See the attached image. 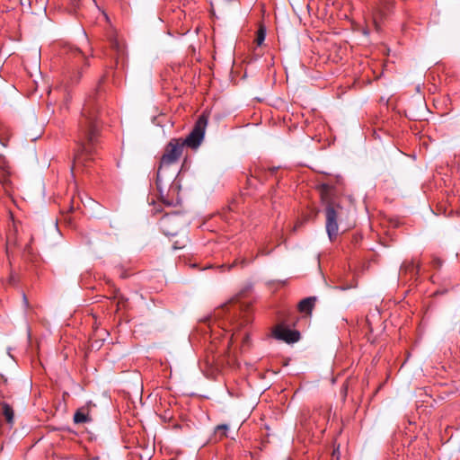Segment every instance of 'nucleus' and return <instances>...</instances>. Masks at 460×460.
Returning a JSON list of instances; mask_svg holds the SVG:
<instances>
[{
	"instance_id": "obj_1",
	"label": "nucleus",
	"mask_w": 460,
	"mask_h": 460,
	"mask_svg": "<svg viewBox=\"0 0 460 460\" xmlns=\"http://www.w3.org/2000/svg\"><path fill=\"white\" fill-rule=\"evenodd\" d=\"M104 81L105 75L99 80L94 92L85 99L78 119V131L75 139L77 147L74 155L72 172L80 171L87 161L93 159L96 152L101 128L100 114L104 100L102 89Z\"/></svg>"
},
{
	"instance_id": "obj_2",
	"label": "nucleus",
	"mask_w": 460,
	"mask_h": 460,
	"mask_svg": "<svg viewBox=\"0 0 460 460\" xmlns=\"http://www.w3.org/2000/svg\"><path fill=\"white\" fill-rule=\"evenodd\" d=\"M321 200L324 206L325 228L330 241L339 234V225L349 217V210L342 205V199L337 195L336 189L327 183L319 186Z\"/></svg>"
},
{
	"instance_id": "obj_3",
	"label": "nucleus",
	"mask_w": 460,
	"mask_h": 460,
	"mask_svg": "<svg viewBox=\"0 0 460 460\" xmlns=\"http://www.w3.org/2000/svg\"><path fill=\"white\" fill-rule=\"evenodd\" d=\"M184 146L181 138H172L164 148V153L161 157L160 164L156 175V187L159 191L162 201L166 205H172L173 200L164 195V186L163 183V173L165 167L170 166L179 161L183 152Z\"/></svg>"
},
{
	"instance_id": "obj_4",
	"label": "nucleus",
	"mask_w": 460,
	"mask_h": 460,
	"mask_svg": "<svg viewBox=\"0 0 460 460\" xmlns=\"http://www.w3.org/2000/svg\"><path fill=\"white\" fill-rule=\"evenodd\" d=\"M207 125L208 116L205 114L200 115L187 137L185 139L181 138L183 146L193 149L198 148L204 138Z\"/></svg>"
},
{
	"instance_id": "obj_5",
	"label": "nucleus",
	"mask_w": 460,
	"mask_h": 460,
	"mask_svg": "<svg viewBox=\"0 0 460 460\" xmlns=\"http://www.w3.org/2000/svg\"><path fill=\"white\" fill-rule=\"evenodd\" d=\"M186 220L179 213L164 215L159 223L160 228L165 235H176L186 225Z\"/></svg>"
},
{
	"instance_id": "obj_6",
	"label": "nucleus",
	"mask_w": 460,
	"mask_h": 460,
	"mask_svg": "<svg viewBox=\"0 0 460 460\" xmlns=\"http://www.w3.org/2000/svg\"><path fill=\"white\" fill-rule=\"evenodd\" d=\"M230 306V310L233 312L231 321L234 328L240 329L252 322V314L248 305L234 303Z\"/></svg>"
},
{
	"instance_id": "obj_7",
	"label": "nucleus",
	"mask_w": 460,
	"mask_h": 460,
	"mask_svg": "<svg viewBox=\"0 0 460 460\" xmlns=\"http://www.w3.org/2000/svg\"><path fill=\"white\" fill-rule=\"evenodd\" d=\"M392 8L391 0H379V4L373 10V22L376 30H381V23Z\"/></svg>"
},
{
	"instance_id": "obj_8",
	"label": "nucleus",
	"mask_w": 460,
	"mask_h": 460,
	"mask_svg": "<svg viewBox=\"0 0 460 460\" xmlns=\"http://www.w3.org/2000/svg\"><path fill=\"white\" fill-rule=\"evenodd\" d=\"M273 334L275 338L288 343H294L300 340V332L298 331L284 328L282 325L277 326L273 331Z\"/></svg>"
},
{
	"instance_id": "obj_9",
	"label": "nucleus",
	"mask_w": 460,
	"mask_h": 460,
	"mask_svg": "<svg viewBox=\"0 0 460 460\" xmlns=\"http://www.w3.org/2000/svg\"><path fill=\"white\" fill-rule=\"evenodd\" d=\"M420 271V264H415L413 261H405L402 262L399 276L405 280L417 279Z\"/></svg>"
},
{
	"instance_id": "obj_10",
	"label": "nucleus",
	"mask_w": 460,
	"mask_h": 460,
	"mask_svg": "<svg viewBox=\"0 0 460 460\" xmlns=\"http://www.w3.org/2000/svg\"><path fill=\"white\" fill-rule=\"evenodd\" d=\"M111 46L116 53V66H118L119 61L121 60L123 62L125 57L124 44L119 42V40L117 38H112L111 40Z\"/></svg>"
},
{
	"instance_id": "obj_11",
	"label": "nucleus",
	"mask_w": 460,
	"mask_h": 460,
	"mask_svg": "<svg viewBox=\"0 0 460 460\" xmlns=\"http://www.w3.org/2000/svg\"><path fill=\"white\" fill-rule=\"evenodd\" d=\"M315 301H316V298L314 296H310V297L302 299L298 303V310L301 313L311 314L313 311V308L314 307Z\"/></svg>"
},
{
	"instance_id": "obj_12",
	"label": "nucleus",
	"mask_w": 460,
	"mask_h": 460,
	"mask_svg": "<svg viewBox=\"0 0 460 460\" xmlns=\"http://www.w3.org/2000/svg\"><path fill=\"white\" fill-rule=\"evenodd\" d=\"M2 414L8 424L13 423L14 412L13 408L7 402H1Z\"/></svg>"
},
{
	"instance_id": "obj_13",
	"label": "nucleus",
	"mask_w": 460,
	"mask_h": 460,
	"mask_svg": "<svg viewBox=\"0 0 460 460\" xmlns=\"http://www.w3.org/2000/svg\"><path fill=\"white\" fill-rule=\"evenodd\" d=\"M91 420L89 417L88 411L84 408L78 409L74 414V422L75 423H85Z\"/></svg>"
},
{
	"instance_id": "obj_14",
	"label": "nucleus",
	"mask_w": 460,
	"mask_h": 460,
	"mask_svg": "<svg viewBox=\"0 0 460 460\" xmlns=\"http://www.w3.org/2000/svg\"><path fill=\"white\" fill-rule=\"evenodd\" d=\"M265 37H266V31H265V29L261 27L258 31H257V36H256V39H255V41H256V44L258 46H261L262 44V42L264 41L265 40Z\"/></svg>"
},
{
	"instance_id": "obj_15",
	"label": "nucleus",
	"mask_w": 460,
	"mask_h": 460,
	"mask_svg": "<svg viewBox=\"0 0 460 460\" xmlns=\"http://www.w3.org/2000/svg\"><path fill=\"white\" fill-rule=\"evenodd\" d=\"M81 76H82V71L81 70H77V71L74 72L73 75H69V82H68V84H78V82L81 79Z\"/></svg>"
},
{
	"instance_id": "obj_16",
	"label": "nucleus",
	"mask_w": 460,
	"mask_h": 460,
	"mask_svg": "<svg viewBox=\"0 0 460 460\" xmlns=\"http://www.w3.org/2000/svg\"><path fill=\"white\" fill-rule=\"evenodd\" d=\"M432 265L435 268H439L442 265V261L440 259L436 258L432 261Z\"/></svg>"
},
{
	"instance_id": "obj_17",
	"label": "nucleus",
	"mask_w": 460,
	"mask_h": 460,
	"mask_svg": "<svg viewBox=\"0 0 460 460\" xmlns=\"http://www.w3.org/2000/svg\"><path fill=\"white\" fill-rule=\"evenodd\" d=\"M70 50H71L73 53H75V55H80V56L82 55L81 50H80L79 49H77V48H72V47H70Z\"/></svg>"
},
{
	"instance_id": "obj_18",
	"label": "nucleus",
	"mask_w": 460,
	"mask_h": 460,
	"mask_svg": "<svg viewBox=\"0 0 460 460\" xmlns=\"http://www.w3.org/2000/svg\"><path fill=\"white\" fill-rule=\"evenodd\" d=\"M303 225V222H296V224L295 225L294 228H293V231H296V229L298 227H300L301 226Z\"/></svg>"
},
{
	"instance_id": "obj_19",
	"label": "nucleus",
	"mask_w": 460,
	"mask_h": 460,
	"mask_svg": "<svg viewBox=\"0 0 460 460\" xmlns=\"http://www.w3.org/2000/svg\"><path fill=\"white\" fill-rule=\"evenodd\" d=\"M176 189H177V186H176V185H174L173 183H172V184L170 185V188H169V192H170V191H175V190H176Z\"/></svg>"
},
{
	"instance_id": "obj_20",
	"label": "nucleus",
	"mask_w": 460,
	"mask_h": 460,
	"mask_svg": "<svg viewBox=\"0 0 460 460\" xmlns=\"http://www.w3.org/2000/svg\"><path fill=\"white\" fill-rule=\"evenodd\" d=\"M217 429L226 430L228 429V427H227V425L222 424V425H218Z\"/></svg>"
},
{
	"instance_id": "obj_21",
	"label": "nucleus",
	"mask_w": 460,
	"mask_h": 460,
	"mask_svg": "<svg viewBox=\"0 0 460 460\" xmlns=\"http://www.w3.org/2000/svg\"><path fill=\"white\" fill-rule=\"evenodd\" d=\"M22 299H23L24 305L28 306V304H29L28 299L24 294L22 295Z\"/></svg>"
},
{
	"instance_id": "obj_22",
	"label": "nucleus",
	"mask_w": 460,
	"mask_h": 460,
	"mask_svg": "<svg viewBox=\"0 0 460 460\" xmlns=\"http://www.w3.org/2000/svg\"><path fill=\"white\" fill-rule=\"evenodd\" d=\"M248 338H249V337H248V335H247V334H245V337L243 338V343H245V342H247V341H248Z\"/></svg>"
},
{
	"instance_id": "obj_23",
	"label": "nucleus",
	"mask_w": 460,
	"mask_h": 460,
	"mask_svg": "<svg viewBox=\"0 0 460 460\" xmlns=\"http://www.w3.org/2000/svg\"><path fill=\"white\" fill-rule=\"evenodd\" d=\"M276 170H277L276 168H270V173H271V174H273V173L275 172V171H276Z\"/></svg>"
},
{
	"instance_id": "obj_24",
	"label": "nucleus",
	"mask_w": 460,
	"mask_h": 460,
	"mask_svg": "<svg viewBox=\"0 0 460 460\" xmlns=\"http://www.w3.org/2000/svg\"><path fill=\"white\" fill-rule=\"evenodd\" d=\"M173 248H174V249H180L181 247H179V246H177V245H175V244H174V245H173Z\"/></svg>"
},
{
	"instance_id": "obj_25",
	"label": "nucleus",
	"mask_w": 460,
	"mask_h": 460,
	"mask_svg": "<svg viewBox=\"0 0 460 460\" xmlns=\"http://www.w3.org/2000/svg\"><path fill=\"white\" fill-rule=\"evenodd\" d=\"M172 176H171L170 178H168V181H167V183L171 181Z\"/></svg>"
},
{
	"instance_id": "obj_26",
	"label": "nucleus",
	"mask_w": 460,
	"mask_h": 460,
	"mask_svg": "<svg viewBox=\"0 0 460 460\" xmlns=\"http://www.w3.org/2000/svg\"><path fill=\"white\" fill-rule=\"evenodd\" d=\"M234 264H235V262H234V263H233L232 265H230V266H229V269L233 268Z\"/></svg>"
}]
</instances>
